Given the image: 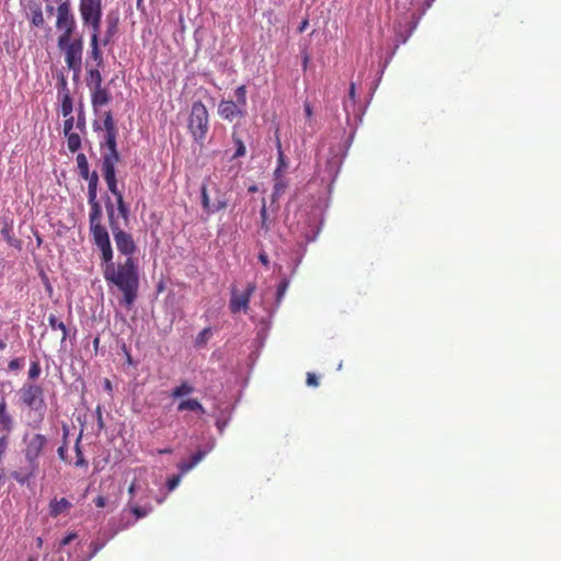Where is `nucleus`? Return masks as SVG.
I'll list each match as a JSON object with an SVG mask.
<instances>
[{
    "instance_id": "f257e3e1",
    "label": "nucleus",
    "mask_w": 561,
    "mask_h": 561,
    "mask_svg": "<svg viewBox=\"0 0 561 561\" xmlns=\"http://www.w3.org/2000/svg\"><path fill=\"white\" fill-rule=\"evenodd\" d=\"M104 138L100 142L101 149V172L106 182L108 191L115 196L117 205V214L114 209L113 203L108 199L105 204L108 225L113 233L117 251L126 257H133L137 251L136 242L133 236L121 227L118 216L123 217L125 221L128 220L129 209L124 201L122 191L118 188L115 167L121 160L117 151V134L118 129L113 119L112 113H104Z\"/></svg>"
},
{
    "instance_id": "f03ea898",
    "label": "nucleus",
    "mask_w": 561,
    "mask_h": 561,
    "mask_svg": "<svg viewBox=\"0 0 561 561\" xmlns=\"http://www.w3.org/2000/svg\"><path fill=\"white\" fill-rule=\"evenodd\" d=\"M107 285L114 286L122 294V304L128 309L133 307L139 290V266L135 257H126L123 262L110 263L102 268Z\"/></svg>"
},
{
    "instance_id": "7ed1b4c3",
    "label": "nucleus",
    "mask_w": 561,
    "mask_h": 561,
    "mask_svg": "<svg viewBox=\"0 0 561 561\" xmlns=\"http://www.w3.org/2000/svg\"><path fill=\"white\" fill-rule=\"evenodd\" d=\"M23 443L25 445L23 455L26 465L11 473V477L20 484H25L37 476L39 470V457L48 439L45 435L39 433L32 435L25 434L23 436Z\"/></svg>"
},
{
    "instance_id": "20e7f679",
    "label": "nucleus",
    "mask_w": 561,
    "mask_h": 561,
    "mask_svg": "<svg viewBox=\"0 0 561 561\" xmlns=\"http://www.w3.org/2000/svg\"><path fill=\"white\" fill-rule=\"evenodd\" d=\"M187 129L193 140L203 146L209 131V113L202 101H194L187 119Z\"/></svg>"
},
{
    "instance_id": "39448f33",
    "label": "nucleus",
    "mask_w": 561,
    "mask_h": 561,
    "mask_svg": "<svg viewBox=\"0 0 561 561\" xmlns=\"http://www.w3.org/2000/svg\"><path fill=\"white\" fill-rule=\"evenodd\" d=\"M103 14L80 15L84 26L91 28L90 49L88 59L92 66L104 67V58L101 50V20Z\"/></svg>"
},
{
    "instance_id": "423d86ee",
    "label": "nucleus",
    "mask_w": 561,
    "mask_h": 561,
    "mask_svg": "<svg viewBox=\"0 0 561 561\" xmlns=\"http://www.w3.org/2000/svg\"><path fill=\"white\" fill-rule=\"evenodd\" d=\"M201 202L207 214L220 211L228 206L226 194L220 191L218 184L209 176L204 180L201 188Z\"/></svg>"
},
{
    "instance_id": "0eeeda50",
    "label": "nucleus",
    "mask_w": 561,
    "mask_h": 561,
    "mask_svg": "<svg viewBox=\"0 0 561 561\" xmlns=\"http://www.w3.org/2000/svg\"><path fill=\"white\" fill-rule=\"evenodd\" d=\"M236 101L221 100L218 105L219 116L228 122L243 118L247 115V87H238L234 91Z\"/></svg>"
},
{
    "instance_id": "6e6552de",
    "label": "nucleus",
    "mask_w": 561,
    "mask_h": 561,
    "mask_svg": "<svg viewBox=\"0 0 561 561\" xmlns=\"http://www.w3.org/2000/svg\"><path fill=\"white\" fill-rule=\"evenodd\" d=\"M57 45L60 50L64 51L65 62L67 67L73 71V79L76 80L82 69V53H83V39L82 37H78L75 39L67 38L66 43H59L57 39Z\"/></svg>"
},
{
    "instance_id": "1a4fd4ad",
    "label": "nucleus",
    "mask_w": 561,
    "mask_h": 561,
    "mask_svg": "<svg viewBox=\"0 0 561 561\" xmlns=\"http://www.w3.org/2000/svg\"><path fill=\"white\" fill-rule=\"evenodd\" d=\"M20 399L25 407L37 412L43 417L46 403L44 389L41 386L25 382L20 389Z\"/></svg>"
},
{
    "instance_id": "9d476101",
    "label": "nucleus",
    "mask_w": 561,
    "mask_h": 561,
    "mask_svg": "<svg viewBox=\"0 0 561 561\" xmlns=\"http://www.w3.org/2000/svg\"><path fill=\"white\" fill-rule=\"evenodd\" d=\"M56 27L60 31L58 36L59 43H66L67 38H71L77 27L76 19L71 12L69 2L60 3L57 8Z\"/></svg>"
},
{
    "instance_id": "9b49d317",
    "label": "nucleus",
    "mask_w": 561,
    "mask_h": 561,
    "mask_svg": "<svg viewBox=\"0 0 561 561\" xmlns=\"http://www.w3.org/2000/svg\"><path fill=\"white\" fill-rule=\"evenodd\" d=\"M93 243L101 252V268L113 262V249L111 245L110 234L106 229L90 232Z\"/></svg>"
},
{
    "instance_id": "f8f14e48",
    "label": "nucleus",
    "mask_w": 561,
    "mask_h": 561,
    "mask_svg": "<svg viewBox=\"0 0 561 561\" xmlns=\"http://www.w3.org/2000/svg\"><path fill=\"white\" fill-rule=\"evenodd\" d=\"M256 286L254 283H248L247 288L243 293L239 294L232 290L231 299L229 302V309L232 313L240 311L247 312L252 295L254 294Z\"/></svg>"
},
{
    "instance_id": "ddd939ff",
    "label": "nucleus",
    "mask_w": 561,
    "mask_h": 561,
    "mask_svg": "<svg viewBox=\"0 0 561 561\" xmlns=\"http://www.w3.org/2000/svg\"><path fill=\"white\" fill-rule=\"evenodd\" d=\"M88 203L90 205V213H89V228L90 232L104 230L106 229L101 220H102V208L98 201V198H91L88 199Z\"/></svg>"
},
{
    "instance_id": "4468645a",
    "label": "nucleus",
    "mask_w": 561,
    "mask_h": 561,
    "mask_svg": "<svg viewBox=\"0 0 561 561\" xmlns=\"http://www.w3.org/2000/svg\"><path fill=\"white\" fill-rule=\"evenodd\" d=\"M176 410H178V412L188 411V412L196 413L198 415H203L206 413L204 405L197 398L182 399L179 402Z\"/></svg>"
},
{
    "instance_id": "2eb2a0df",
    "label": "nucleus",
    "mask_w": 561,
    "mask_h": 561,
    "mask_svg": "<svg viewBox=\"0 0 561 561\" xmlns=\"http://www.w3.org/2000/svg\"><path fill=\"white\" fill-rule=\"evenodd\" d=\"M90 91H91V103L94 108L106 105L111 101L110 91L102 85L90 89Z\"/></svg>"
},
{
    "instance_id": "dca6fc26",
    "label": "nucleus",
    "mask_w": 561,
    "mask_h": 561,
    "mask_svg": "<svg viewBox=\"0 0 561 561\" xmlns=\"http://www.w3.org/2000/svg\"><path fill=\"white\" fill-rule=\"evenodd\" d=\"M101 68L102 67L92 66L90 61H87L85 82L89 89L102 85L103 78L100 71Z\"/></svg>"
},
{
    "instance_id": "f3484780",
    "label": "nucleus",
    "mask_w": 561,
    "mask_h": 561,
    "mask_svg": "<svg viewBox=\"0 0 561 561\" xmlns=\"http://www.w3.org/2000/svg\"><path fill=\"white\" fill-rule=\"evenodd\" d=\"M13 424H14L13 417L8 411V404H7L4 397H2L0 399V425H1V428L7 434H9L13 430Z\"/></svg>"
},
{
    "instance_id": "a211bd4d",
    "label": "nucleus",
    "mask_w": 561,
    "mask_h": 561,
    "mask_svg": "<svg viewBox=\"0 0 561 561\" xmlns=\"http://www.w3.org/2000/svg\"><path fill=\"white\" fill-rule=\"evenodd\" d=\"M0 233L10 247L19 250L21 249L22 242L14 236L12 221H4Z\"/></svg>"
},
{
    "instance_id": "6ab92c4d",
    "label": "nucleus",
    "mask_w": 561,
    "mask_h": 561,
    "mask_svg": "<svg viewBox=\"0 0 561 561\" xmlns=\"http://www.w3.org/2000/svg\"><path fill=\"white\" fill-rule=\"evenodd\" d=\"M80 15L103 14L102 0H80Z\"/></svg>"
},
{
    "instance_id": "aec40b11",
    "label": "nucleus",
    "mask_w": 561,
    "mask_h": 561,
    "mask_svg": "<svg viewBox=\"0 0 561 561\" xmlns=\"http://www.w3.org/2000/svg\"><path fill=\"white\" fill-rule=\"evenodd\" d=\"M49 515L54 518L58 517L59 515L68 512L72 504L66 499L61 497L60 500L53 499L49 502Z\"/></svg>"
},
{
    "instance_id": "412c9836",
    "label": "nucleus",
    "mask_w": 561,
    "mask_h": 561,
    "mask_svg": "<svg viewBox=\"0 0 561 561\" xmlns=\"http://www.w3.org/2000/svg\"><path fill=\"white\" fill-rule=\"evenodd\" d=\"M117 31H118V19L107 16L106 30H105L104 36L101 37V44L103 46H107L113 41V37L116 35Z\"/></svg>"
},
{
    "instance_id": "4be33fe9",
    "label": "nucleus",
    "mask_w": 561,
    "mask_h": 561,
    "mask_svg": "<svg viewBox=\"0 0 561 561\" xmlns=\"http://www.w3.org/2000/svg\"><path fill=\"white\" fill-rule=\"evenodd\" d=\"M195 391V388L194 386L187 381V380H182L180 382V385L175 386L172 390H171V393H170V397L172 399H183L184 397H187L190 394H192L193 392Z\"/></svg>"
},
{
    "instance_id": "5701e85b",
    "label": "nucleus",
    "mask_w": 561,
    "mask_h": 561,
    "mask_svg": "<svg viewBox=\"0 0 561 561\" xmlns=\"http://www.w3.org/2000/svg\"><path fill=\"white\" fill-rule=\"evenodd\" d=\"M206 454L207 453L205 450H197L188 461H181L178 465V468L181 471V473L185 474L188 471H191L199 461H202L205 458Z\"/></svg>"
},
{
    "instance_id": "b1692460",
    "label": "nucleus",
    "mask_w": 561,
    "mask_h": 561,
    "mask_svg": "<svg viewBox=\"0 0 561 561\" xmlns=\"http://www.w3.org/2000/svg\"><path fill=\"white\" fill-rule=\"evenodd\" d=\"M30 16L32 25L39 28L45 26V20L41 4L34 3L33 5H30Z\"/></svg>"
},
{
    "instance_id": "393cba45",
    "label": "nucleus",
    "mask_w": 561,
    "mask_h": 561,
    "mask_svg": "<svg viewBox=\"0 0 561 561\" xmlns=\"http://www.w3.org/2000/svg\"><path fill=\"white\" fill-rule=\"evenodd\" d=\"M276 147H277V168L274 172V175H275V178H280L283 170H285L288 167V164H287L284 151L282 149L280 139L277 134H276Z\"/></svg>"
},
{
    "instance_id": "a878e982",
    "label": "nucleus",
    "mask_w": 561,
    "mask_h": 561,
    "mask_svg": "<svg viewBox=\"0 0 561 561\" xmlns=\"http://www.w3.org/2000/svg\"><path fill=\"white\" fill-rule=\"evenodd\" d=\"M88 181V199L98 198V186H99V175L95 171L88 173L87 178H82Z\"/></svg>"
},
{
    "instance_id": "bb28decb",
    "label": "nucleus",
    "mask_w": 561,
    "mask_h": 561,
    "mask_svg": "<svg viewBox=\"0 0 561 561\" xmlns=\"http://www.w3.org/2000/svg\"><path fill=\"white\" fill-rule=\"evenodd\" d=\"M48 324L53 330L61 331V343H64L68 336V329L66 324L62 321H58L57 317L53 313L48 316Z\"/></svg>"
},
{
    "instance_id": "cd10ccee",
    "label": "nucleus",
    "mask_w": 561,
    "mask_h": 561,
    "mask_svg": "<svg viewBox=\"0 0 561 561\" xmlns=\"http://www.w3.org/2000/svg\"><path fill=\"white\" fill-rule=\"evenodd\" d=\"M128 506L130 508V512L135 515L136 519L146 517L152 511L151 505L139 506L138 504L133 503L131 501L128 502Z\"/></svg>"
},
{
    "instance_id": "c85d7f7f",
    "label": "nucleus",
    "mask_w": 561,
    "mask_h": 561,
    "mask_svg": "<svg viewBox=\"0 0 561 561\" xmlns=\"http://www.w3.org/2000/svg\"><path fill=\"white\" fill-rule=\"evenodd\" d=\"M67 137V147L69 151L76 152L81 148V136L77 133L65 134Z\"/></svg>"
},
{
    "instance_id": "c756f323",
    "label": "nucleus",
    "mask_w": 561,
    "mask_h": 561,
    "mask_svg": "<svg viewBox=\"0 0 561 561\" xmlns=\"http://www.w3.org/2000/svg\"><path fill=\"white\" fill-rule=\"evenodd\" d=\"M61 99V115L64 117H68L71 115L73 111V104L70 93H64V95H60Z\"/></svg>"
},
{
    "instance_id": "7c9ffc66",
    "label": "nucleus",
    "mask_w": 561,
    "mask_h": 561,
    "mask_svg": "<svg viewBox=\"0 0 561 561\" xmlns=\"http://www.w3.org/2000/svg\"><path fill=\"white\" fill-rule=\"evenodd\" d=\"M76 161H77V167H78L79 175L81 178H87L88 173H90V170H89V162H88V159H87L85 154L84 153H78L77 158H76Z\"/></svg>"
},
{
    "instance_id": "2f4dec72",
    "label": "nucleus",
    "mask_w": 561,
    "mask_h": 561,
    "mask_svg": "<svg viewBox=\"0 0 561 561\" xmlns=\"http://www.w3.org/2000/svg\"><path fill=\"white\" fill-rule=\"evenodd\" d=\"M80 442H81V434L78 436V438L76 440V445H75V450H76V456H77V460L75 462V466L76 467H88V461L83 457V453H82V449H81V446H80Z\"/></svg>"
},
{
    "instance_id": "473e14b6",
    "label": "nucleus",
    "mask_w": 561,
    "mask_h": 561,
    "mask_svg": "<svg viewBox=\"0 0 561 561\" xmlns=\"http://www.w3.org/2000/svg\"><path fill=\"white\" fill-rule=\"evenodd\" d=\"M275 180L276 181L272 194L273 202L276 201L285 192L286 188V183L280 178H275Z\"/></svg>"
},
{
    "instance_id": "72a5a7b5",
    "label": "nucleus",
    "mask_w": 561,
    "mask_h": 561,
    "mask_svg": "<svg viewBox=\"0 0 561 561\" xmlns=\"http://www.w3.org/2000/svg\"><path fill=\"white\" fill-rule=\"evenodd\" d=\"M68 428L67 427H64V442H62V445L57 449V454H58V457L60 458V460L67 462L68 461V457H67V437H68Z\"/></svg>"
},
{
    "instance_id": "f704fd0d",
    "label": "nucleus",
    "mask_w": 561,
    "mask_h": 561,
    "mask_svg": "<svg viewBox=\"0 0 561 561\" xmlns=\"http://www.w3.org/2000/svg\"><path fill=\"white\" fill-rule=\"evenodd\" d=\"M260 215H261V228L264 231H266V232L270 231L271 226H270V221H268V217H267L266 204H265L264 199H263V205H262Z\"/></svg>"
},
{
    "instance_id": "c9c22d12",
    "label": "nucleus",
    "mask_w": 561,
    "mask_h": 561,
    "mask_svg": "<svg viewBox=\"0 0 561 561\" xmlns=\"http://www.w3.org/2000/svg\"><path fill=\"white\" fill-rule=\"evenodd\" d=\"M288 286H289V280L288 279H283L279 284H278V287H277V293H276V302L279 304L283 299V297L285 296L287 289H288Z\"/></svg>"
},
{
    "instance_id": "e433bc0d",
    "label": "nucleus",
    "mask_w": 561,
    "mask_h": 561,
    "mask_svg": "<svg viewBox=\"0 0 561 561\" xmlns=\"http://www.w3.org/2000/svg\"><path fill=\"white\" fill-rule=\"evenodd\" d=\"M233 137V141L237 146V149H236V152L233 154V158H240V157H243L245 154V146L243 144V141L241 140V138L237 137L236 135L232 136Z\"/></svg>"
},
{
    "instance_id": "4c0bfd02",
    "label": "nucleus",
    "mask_w": 561,
    "mask_h": 561,
    "mask_svg": "<svg viewBox=\"0 0 561 561\" xmlns=\"http://www.w3.org/2000/svg\"><path fill=\"white\" fill-rule=\"evenodd\" d=\"M41 375V365L37 360L32 362L28 369V378L34 380Z\"/></svg>"
},
{
    "instance_id": "58836bf2",
    "label": "nucleus",
    "mask_w": 561,
    "mask_h": 561,
    "mask_svg": "<svg viewBox=\"0 0 561 561\" xmlns=\"http://www.w3.org/2000/svg\"><path fill=\"white\" fill-rule=\"evenodd\" d=\"M210 336V328H205L204 330H202L199 332V334L197 335L196 337V344L197 345H203L207 342V340L209 339Z\"/></svg>"
},
{
    "instance_id": "ea45409f",
    "label": "nucleus",
    "mask_w": 561,
    "mask_h": 561,
    "mask_svg": "<svg viewBox=\"0 0 561 561\" xmlns=\"http://www.w3.org/2000/svg\"><path fill=\"white\" fill-rule=\"evenodd\" d=\"M103 547H104L103 542L92 541L90 543L91 552L84 561L91 560Z\"/></svg>"
},
{
    "instance_id": "a19ab883",
    "label": "nucleus",
    "mask_w": 561,
    "mask_h": 561,
    "mask_svg": "<svg viewBox=\"0 0 561 561\" xmlns=\"http://www.w3.org/2000/svg\"><path fill=\"white\" fill-rule=\"evenodd\" d=\"M58 92H59V95H64V93H70V91L68 89L67 79L65 78L64 75H61L58 78Z\"/></svg>"
},
{
    "instance_id": "79ce46f5",
    "label": "nucleus",
    "mask_w": 561,
    "mask_h": 561,
    "mask_svg": "<svg viewBox=\"0 0 561 561\" xmlns=\"http://www.w3.org/2000/svg\"><path fill=\"white\" fill-rule=\"evenodd\" d=\"M65 122H64V134H69L72 131L73 129V126H75V118L72 115L68 116V117H65Z\"/></svg>"
},
{
    "instance_id": "37998d69",
    "label": "nucleus",
    "mask_w": 561,
    "mask_h": 561,
    "mask_svg": "<svg viewBox=\"0 0 561 561\" xmlns=\"http://www.w3.org/2000/svg\"><path fill=\"white\" fill-rule=\"evenodd\" d=\"M46 2V11L49 13V14H53L54 11H55V8L60 4V3H65L66 1H62V0H45Z\"/></svg>"
},
{
    "instance_id": "c03bdc74",
    "label": "nucleus",
    "mask_w": 561,
    "mask_h": 561,
    "mask_svg": "<svg viewBox=\"0 0 561 561\" xmlns=\"http://www.w3.org/2000/svg\"><path fill=\"white\" fill-rule=\"evenodd\" d=\"M95 414H96L98 427H99L100 431H102V430H104L105 424H104V420H103V414H102L101 405L96 407Z\"/></svg>"
},
{
    "instance_id": "a18cd8bd",
    "label": "nucleus",
    "mask_w": 561,
    "mask_h": 561,
    "mask_svg": "<svg viewBox=\"0 0 561 561\" xmlns=\"http://www.w3.org/2000/svg\"><path fill=\"white\" fill-rule=\"evenodd\" d=\"M22 365H23V363H22V359H21V358H13V359H11V360L9 362L8 367H9V369H10L11 371H15V370L21 369V368H22Z\"/></svg>"
},
{
    "instance_id": "49530a36",
    "label": "nucleus",
    "mask_w": 561,
    "mask_h": 561,
    "mask_svg": "<svg viewBox=\"0 0 561 561\" xmlns=\"http://www.w3.org/2000/svg\"><path fill=\"white\" fill-rule=\"evenodd\" d=\"M76 127L82 133L85 131V117L82 112L78 114Z\"/></svg>"
},
{
    "instance_id": "de8ad7c7",
    "label": "nucleus",
    "mask_w": 561,
    "mask_h": 561,
    "mask_svg": "<svg viewBox=\"0 0 561 561\" xmlns=\"http://www.w3.org/2000/svg\"><path fill=\"white\" fill-rule=\"evenodd\" d=\"M180 481L181 476H173L172 478H170L167 483L169 491H173L179 485Z\"/></svg>"
},
{
    "instance_id": "09e8293b",
    "label": "nucleus",
    "mask_w": 561,
    "mask_h": 561,
    "mask_svg": "<svg viewBox=\"0 0 561 561\" xmlns=\"http://www.w3.org/2000/svg\"><path fill=\"white\" fill-rule=\"evenodd\" d=\"M306 381H307V385L310 387H318V385H319L317 376L312 373L307 374Z\"/></svg>"
},
{
    "instance_id": "8fccbe9b",
    "label": "nucleus",
    "mask_w": 561,
    "mask_h": 561,
    "mask_svg": "<svg viewBox=\"0 0 561 561\" xmlns=\"http://www.w3.org/2000/svg\"><path fill=\"white\" fill-rule=\"evenodd\" d=\"M77 538V534L76 533H69L67 536H65L61 541H60V546H67L69 545L72 540H75Z\"/></svg>"
},
{
    "instance_id": "3c124183",
    "label": "nucleus",
    "mask_w": 561,
    "mask_h": 561,
    "mask_svg": "<svg viewBox=\"0 0 561 561\" xmlns=\"http://www.w3.org/2000/svg\"><path fill=\"white\" fill-rule=\"evenodd\" d=\"M304 111H305L307 119L311 121L312 115H313V111H312L311 104L309 102H305Z\"/></svg>"
},
{
    "instance_id": "603ef678",
    "label": "nucleus",
    "mask_w": 561,
    "mask_h": 561,
    "mask_svg": "<svg viewBox=\"0 0 561 561\" xmlns=\"http://www.w3.org/2000/svg\"><path fill=\"white\" fill-rule=\"evenodd\" d=\"M259 261L264 265V266H268L270 264V260H268V255L265 251H261L259 253Z\"/></svg>"
},
{
    "instance_id": "864d4df0",
    "label": "nucleus",
    "mask_w": 561,
    "mask_h": 561,
    "mask_svg": "<svg viewBox=\"0 0 561 561\" xmlns=\"http://www.w3.org/2000/svg\"><path fill=\"white\" fill-rule=\"evenodd\" d=\"M94 504L96 507H104L106 505V499L103 495H99L94 499Z\"/></svg>"
},
{
    "instance_id": "5fc2aeb1",
    "label": "nucleus",
    "mask_w": 561,
    "mask_h": 561,
    "mask_svg": "<svg viewBox=\"0 0 561 561\" xmlns=\"http://www.w3.org/2000/svg\"><path fill=\"white\" fill-rule=\"evenodd\" d=\"M136 490H137V484H136V480H134L130 483V485L128 486V493H129L130 497L135 496Z\"/></svg>"
},
{
    "instance_id": "6e6d98bb",
    "label": "nucleus",
    "mask_w": 561,
    "mask_h": 561,
    "mask_svg": "<svg viewBox=\"0 0 561 561\" xmlns=\"http://www.w3.org/2000/svg\"><path fill=\"white\" fill-rule=\"evenodd\" d=\"M308 25H309V21H308V19L302 20V21H301V23H300V25L298 26V32H299V33L305 32V31H306V28L308 27Z\"/></svg>"
},
{
    "instance_id": "4d7b16f0",
    "label": "nucleus",
    "mask_w": 561,
    "mask_h": 561,
    "mask_svg": "<svg viewBox=\"0 0 561 561\" xmlns=\"http://www.w3.org/2000/svg\"><path fill=\"white\" fill-rule=\"evenodd\" d=\"M103 386H104V389H105L107 392H112V389H113V388H112V382H111V380H110V379H107V378H106V379H104V383H103Z\"/></svg>"
},
{
    "instance_id": "13d9d810",
    "label": "nucleus",
    "mask_w": 561,
    "mask_h": 561,
    "mask_svg": "<svg viewBox=\"0 0 561 561\" xmlns=\"http://www.w3.org/2000/svg\"><path fill=\"white\" fill-rule=\"evenodd\" d=\"M309 60H310L309 55L306 53V54L304 55V58H302V68H304L305 70H306V69H307V67H308Z\"/></svg>"
},
{
    "instance_id": "bf43d9fd",
    "label": "nucleus",
    "mask_w": 561,
    "mask_h": 561,
    "mask_svg": "<svg viewBox=\"0 0 561 561\" xmlns=\"http://www.w3.org/2000/svg\"><path fill=\"white\" fill-rule=\"evenodd\" d=\"M350 95H351L352 98H354V95H355V85H354V83H352V84H351V88H350Z\"/></svg>"
},
{
    "instance_id": "052dcab7",
    "label": "nucleus",
    "mask_w": 561,
    "mask_h": 561,
    "mask_svg": "<svg viewBox=\"0 0 561 561\" xmlns=\"http://www.w3.org/2000/svg\"><path fill=\"white\" fill-rule=\"evenodd\" d=\"M171 453H172L171 448H164V449L159 450V454H171Z\"/></svg>"
},
{
    "instance_id": "680f3d73",
    "label": "nucleus",
    "mask_w": 561,
    "mask_h": 561,
    "mask_svg": "<svg viewBox=\"0 0 561 561\" xmlns=\"http://www.w3.org/2000/svg\"><path fill=\"white\" fill-rule=\"evenodd\" d=\"M5 346L7 344L4 343V341L0 339V351L4 350Z\"/></svg>"
},
{
    "instance_id": "e2e57ef3",
    "label": "nucleus",
    "mask_w": 561,
    "mask_h": 561,
    "mask_svg": "<svg viewBox=\"0 0 561 561\" xmlns=\"http://www.w3.org/2000/svg\"><path fill=\"white\" fill-rule=\"evenodd\" d=\"M99 343H100V339L95 337L94 341H93V345H94L95 348L99 346Z\"/></svg>"
},
{
    "instance_id": "0e129e2a",
    "label": "nucleus",
    "mask_w": 561,
    "mask_h": 561,
    "mask_svg": "<svg viewBox=\"0 0 561 561\" xmlns=\"http://www.w3.org/2000/svg\"><path fill=\"white\" fill-rule=\"evenodd\" d=\"M43 543L42 538H37V546L41 547Z\"/></svg>"
},
{
    "instance_id": "69168bd1",
    "label": "nucleus",
    "mask_w": 561,
    "mask_h": 561,
    "mask_svg": "<svg viewBox=\"0 0 561 561\" xmlns=\"http://www.w3.org/2000/svg\"><path fill=\"white\" fill-rule=\"evenodd\" d=\"M27 561H36V558H34V557H30V558L27 559Z\"/></svg>"
},
{
    "instance_id": "338daca9",
    "label": "nucleus",
    "mask_w": 561,
    "mask_h": 561,
    "mask_svg": "<svg viewBox=\"0 0 561 561\" xmlns=\"http://www.w3.org/2000/svg\"><path fill=\"white\" fill-rule=\"evenodd\" d=\"M256 190L255 186L250 187V191L254 192Z\"/></svg>"
},
{
    "instance_id": "774afa93",
    "label": "nucleus",
    "mask_w": 561,
    "mask_h": 561,
    "mask_svg": "<svg viewBox=\"0 0 561 561\" xmlns=\"http://www.w3.org/2000/svg\"><path fill=\"white\" fill-rule=\"evenodd\" d=\"M142 0H138L137 3L139 4Z\"/></svg>"
}]
</instances>
